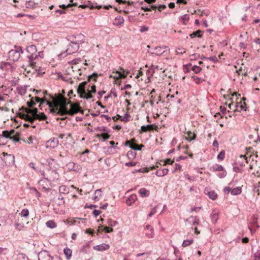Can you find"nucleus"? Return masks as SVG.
<instances>
[{"label":"nucleus","mask_w":260,"mask_h":260,"mask_svg":"<svg viewBox=\"0 0 260 260\" xmlns=\"http://www.w3.org/2000/svg\"><path fill=\"white\" fill-rule=\"evenodd\" d=\"M71 104L63 96H60L53 101V106L50 109V112L56 115L64 116L67 115V105Z\"/></svg>","instance_id":"f257e3e1"},{"label":"nucleus","mask_w":260,"mask_h":260,"mask_svg":"<svg viewBox=\"0 0 260 260\" xmlns=\"http://www.w3.org/2000/svg\"><path fill=\"white\" fill-rule=\"evenodd\" d=\"M186 139L189 141L194 140L196 138V135L190 131L187 132L186 133Z\"/></svg>","instance_id":"aec40b11"},{"label":"nucleus","mask_w":260,"mask_h":260,"mask_svg":"<svg viewBox=\"0 0 260 260\" xmlns=\"http://www.w3.org/2000/svg\"><path fill=\"white\" fill-rule=\"evenodd\" d=\"M135 139H132V143L129 145V148L134 150H141L144 146L143 145H138L135 143Z\"/></svg>","instance_id":"4468645a"},{"label":"nucleus","mask_w":260,"mask_h":260,"mask_svg":"<svg viewBox=\"0 0 260 260\" xmlns=\"http://www.w3.org/2000/svg\"><path fill=\"white\" fill-rule=\"evenodd\" d=\"M19 137V134L15 132V134L12 135V137H11L10 139L14 141L15 143L18 142L20 140Z\"/></svg>","instance_id":"cd10ccee"},{"label":"nucleus","mask_w":260,"mask_h":260,"mask_svg":"<svg viewBox=\"0 0 260 260\" xmlns=\"http://www.w3.org/2000/svg\"><path fill=\"white\" fill-rule=\"evenodd\" d=\"M77 5V3H73V4H69L67 5L62 4V5H59V7L60 8L64 9H66L67 8H71V7H72L73 6H76Z\"/></svg>","instance_id":"58836bf2"},{"label":"nucleus","mask_w":260,"mask_h":260,"mask_svg":"<svg viewBox=\"0 0 260 260\" xmlns=\"http://www.w3.org/2000/svg\"><path fill=\"white\" fill-rule=\"evenodd\" d=\"M109 247H110V246L108 244H102L100 245H98L94 246L93 247V249L97 251H104V250L108 249L109 248Z\"/></svg>","instance_id":"2eb2a0df"},{"label":"nucleus","mask_w":260,"mask_h":260,"mask_svg":"<svg viewBox=\"0 0 260 260\" xmlns=\"http://www.w3.org/2000/svg\"><path fill=\"white\" fill-rule=\"evenodd\" d=\"M137 196L136 194H132L126 200V204L131 206L137 200Z\"/></svg>","instance_id":"412c9836"},{"label":"nucleus","mask_w":260,"mask_h":260,"mask_svg":"<svg viewBox=\"0 0 260 260\" xmlns=\"http://www.w3.org/2000/svg\"><path fill=\"white\" fill-rule=\"evenodd\" d=\"M79 49V45L78 43L74 41L72 39L71 41V44L69 45L68 49L66 50V52L68 54H71L76 52Z\"/></svg>","instance_id":"20e7f679"},{"label":"nucleus","mask_w":260,"mask_h":260,"mask_svg":"<svg viewBox=\"0 0 260 260\" xmlns=\"http://www.w3.org/2000/svg\"><path fill=\"white\" fill-rule=\"evenodd\" d=\"M151 233H147L146 234V236L148 238H153L154 237V233L153 231H150Z\"/></svg>","instance_id":"680f3d73"},{"label":"nucleus","mask_w":260,"mask_h":260,"mask_svg":"<svg viewBox=\"0 0 260 260\" xmlns=\"http://www.w3.org/2000/svg\"><path fill=\"white\" fill-rule=\"evenodd\" d=\"M101 213V211L100 210H94L93 211V215L95 217H96L98 215H99L100 214V213Z\"/></svg>","instance_id":"338daca9"},{"label":"nucleus","mask_w":260,"mask_h":260,"mask_svg":"<svg viewBox=\"0 0 260 260\" xmlns=\"http://www.w3.org/2000/svg\"><path fill=\"white\" fill-rule=\"evenodd\" d=\"M36 5V3L34 2L29 1H26L25 6L26 8H34Z\"/></svg>","instance_id":"c9c22d12"},{"label":"nucleus","mask_w":260,"mask_h":260,"mask_svg":"<svg viewBox=\"0 0 260 260\" xmlns=\"http://www.w3.org/2000/svg\"><path fill=\"white\" fill-rule=\"evenodd\" d=\"M136 154H137L135 151L129 150L127 153V157H128V159L133 160L135 158Z\"/></svg>","instance_id":"7c9ffc66"},{"label":"nucleus","mask_w":260,"mask_h":260,"mask_svg":"<svg viewBox=\"0 0 260 260\" xmlns=\"http://www.w3.org/2000/svg\"><path fill=\"white\" fill-rule=\"evenodd\" d=\"M140 196L142 198L148 197L149 192L144 188H142L139 190Z\"/></svg>","instance_id":"4be33fe9"},{"label":"nucleus","mask_w":260,"mask_h":260,"mask_svg":"<svg viewBox=\"0 0 260 260\" xmlns=\"http://www.w3.org/2000/svg\"><path fill=\"white\" fill-rule=\"evenodd\" d=\"M116 74H117L118 75V76L117 77L118 78H123V79L125 78L127 75V74L123 73L120 71H117Z\"/></svg>","instance_id":"3c124183"},{"label":"nucleus","mask_w":260,"mask_h":260,"mask_svg":"<svg viewBox=\"0 0 260 260\" xmlns=\"http://www.w3.org/2000/svg\"><path fill=\"white\" fill-rule=\"evenodd\" d=\"M63 252L66 256L67 259H70L72 254V250L68 247H66L65 248H64Z\"/></svg>","instance_id":"5701e85b"},{"label":"nucleus","mask_w":260,"mask_h":260,"mask_svg":"<svg viewBox=\"0 0 260 260\" xmlns=\"http://www.w3.org/2000/svg\"><path fill=\"white\" fill-rule=\"evenodd\" d=\"M46 225L48 228L53 229L56 227L57 225L55 222L52 220H49L46 222Z\"/></svg>","instance_id":"2f4dec72"},{"label":"nucleus","mask_w":260,"mask_h":260,"mask_svg":"<svg viewBox=\"0 0 260 260\" xmlns=\"http://www.w3.org/2000/svg\"><path fill=\"white\" fill-rule=\"evenodd\" d=\"M23 53L21 47L15 46L14 48L11 50L8 53L10 59L17 61L20 58L21 54Z\"/></svg>","instance_id":"7ed1b4c3"},{"label":"nucleus","mask_w":260,"mask_h":260,"mask_svg":"<svg viewBox=\"0 0 260 260\" xmlns=\"http://www.w3.org/2000/svg\"><path fill=\"white\" fill-rule=\"evenodd\" d=\"M98 77V74L94 73L92 75H89L88 77V81H89L91 79L93 78L94 81H96V78Z\"/></svg>","instance_id":"49530a36"},{"label":"nucleus","mask_w":260,"mask_h":260,"mask_svg":"<svg viewBox=\"0 0 260 260\" xmlns=\"http://www.w3.org/2000/svg\"><path fill=\"white\" fill-rule=\"evenodd\" d=\"M27 105L29 107H32L36 105V103L34 101V98H32L30 101L27 102Z\"/></svg>","instance_id":"864d4df0"},{"label":"nucleus","mask_w":260,"mask_h":260,"mask_svg":"<svg viewBox=\"0 0 260 260\" xmlns=\"http://www.w3.org/2000/svg\"><path fill=\"white\" fill-rule=\"evenodd\" d=\"M136 162H133L132 161L125 163V165L127 167H134L136 165Z\"/></svg>","instance_id":"0e129e2a"},{"label":"nucleus","mask_w":260,"mask_h":260,"mask_svg":"<svg viewBox=\"0 0 260 260\" xmlns=\"http://www.w3.org/2000/svg\"><path fill=\"white\" fill-rule=\"evenodd\" d=\"M3 154L4 156H6V157L5 158V160L6 162H8L9 165H13L15 163V156L13 154H8L6 152H3Z\"/></svg>","instance_id":"9d476101"},{"label":"nucleus","mask_w":260,"mask_h":260,"mask_svg":"<svg viewBox=\"0 0 260 260\" xmlns=\"http://www.w3.org/2000/svg\"><path fill=\"white\" fill-rule=\"evenodd\" d=\"M205 193L212 200H215L217 197V193L214 190H209L207 189H205Z\"/></svg>","instance_id":"dca6fc26"},{"label":"nucleus","mask_w":260,"mask_h":260,"mask_svg":"<svg viewBox=\"0 0 260 260\" xmlns=\"http://www.w3.org/2000/svg\"><path fill=\"white\" fill-rule=\"evenodd\" d=\"M108 224L111 226H114L117 224V222L112 219H109L108 221Z\"/></svg>","instance_id":"5fc2aeb1"},{"label":"nucleus","mask_w":260,"mask_h":260,"mask_svg":"<svg viewBox=\"0 0 260 260\" xmlns=\"http://www.w3.org/2000/svg\"><path fill=\"white\" fill-rule=\"evenodd\" d=\"M201 32V31L200 30H198L197 31H194L192 33L190 34L189 35V36L191 38H193L194 37H198V38H202V35H198V34L200 33Z\"/></svg>","instance_id":"4c0bfd02"},{"label":"nucleus","mask_w":260,"mask_h":260,"mask_svg":"<svg viewBox=\"0 0 260 260\" xmlns=\"http://www.w3.org/2000/svg\"><path fill=\"white\" fill-rule=\"evenodd\" d=\"M81 61V59L80 58H76L72 61V62L74 64H76L79 63Z\"/></svg>","instance_id":"e2e57ef3"},{"label":"nucleus","mask_w":260,"mask_h":260,"mask_svg":"<svg viewBox=\"0 0 260 260\" xmlns=\"http://www.w3.org/2000/svg\"><path fill=\"white\" fill-rule=\"evenodd\" d=\"M59 141L57 138H52L46 142V148H54L56 147L58 144Z\"/></svg>","instance_id":"1a4fd4ad"},{"label":"nucleus","mask_w":260,"mask_h":260,"mask_svg":"<svg viewBox=\"0 0 260 260\" xmlns=\"http://www.w3.org/2000/svg\"><path fill=\"white\" fill-rule=\"evenodd\" d=\"M26 51L29 54L27 57L28 59V62L30 66L32 69H35L36 71H39L40 68L39 67V69H37L36 68V62L34 61L38 57V55L37 53V49L36 46L31 45L28 46L26 48Z\"/></svg>","instance_id":"f03ea898"},{"label":"nucleus","mask_w":260,"mask_h":260,"mask_svg":"<svg viewBox=\"0 0 260 260\" xmlns=\"http://www.w3.org/2000/svg\"><path fill=\"white\" fill-rule=\"evenodd\" d=\"M59 190L60 193L66 194L69 192V188L65 185H61L60 186Z\"/></svg>","instance_id":"c756f323"},{"label":"nucleus","mask_w":260,"mask_h":260,"mask_svg":"<svg viewBox=\"0 0 260 260\" xmlns=\"http://www.w3.org/2000/svg\"><path fill=\"white\" fill-rule=\"evenodd\" d=\"M101 227L103 228V231H105L106 233H109L113 231V229L112 228L103 225H101Z\"/></svg>","instance_id":"c03bdc74"},{"label":"nucleus","mask_w":260,"mask_h":260,"mask_svg":"<svg viewBox=\"0 0 260 260\" xmlns=\"http://www.w3.org/2000/svg\"><path fill=\"white\" fill-rule=\"evenodd\" d=\"M257 218L255 217H253L252 218V220L251 221V227L255 226L256 229H258L259 228V226L257 224Z\"/></svg>","instance_id":"e433bc0d"},{"label":"nucleus","mask_w":260,"mask_h":260,"mask_svg":"<svg viewBox=\"0 0 260 260\" xmlns=\"http://www.w3.org/2000/svg\"><path fill=\"white\" fill-rule=\"evenodd\" d=\"M40 104L46 103V104L49 106L50 109L52 108L53 106V102H48L47 101L46 98H41Z\"/></svg>","instance_id":"a878e982"},{"label":"nucleus","mask_w":260,"mask_h":260,"mask_svg":"<svg viewBox=\"0 0 260 260\" xmlns=\"http://www.w3.org/2000/svg\"><path fill=\"white\" fill-rule=\"evenodd\" d=\"M87 83V81H84L79 84L77 88V93L80 95V96L81 95V94H84V93H86L85 86Z\"/></svg>","instance_id":"f8f14e48"},{"label":"nucleus","mask_w":260,"mask_h":260,"mask_svg":"<svg viewBox=\"0 0 260 260\" xmlns=\"http://www.w3.org/2000/svg\"><path fill=\"white\" fill-rule=\"evenodd\" d=\"M130 114L128 113V112H126L123 118H121L120 120L121 121H124V122H127L129 120L128 119V117H130Z\"/></svg>","instance_id":"8fccbe9b"},{"label":"nucleus","mask_w":260,"mask_h":260,"mask_svg":"<svg viewBox=\"0 0 260 260\" xmlns=\"http://www.w3.org/2000/svg\"><path fill=\"white\" fill-rule=\"evenodd\" d=\"M223 170V168L221 165L216 164L210 168V170L213 172L221 171Z\"/></svg>","instance_id":"393cba45"},{"label":"nucleus","mask_w":260,"mask_h":260,"mask_svg":"<svg viewBox=\"0 0 260 260\" xmlns=\"http://www.w3.org/2000/svg\"><path fill=\"white\" fill-rule=\"evenodd\" d=\"M26 112L29 114H31V116L35 117L38 114V110L37 108H34L32 109H26Z\"/></svg>","instance_id":"b1692460"},{"label":"nucleus","mask_w":260,"mask_h":260,"mask_svg":"<svg viewBox=\"0 0 260 260\" xmlns=\"http://www.w3.org/2000/svg\"><path fill=\"white\" fill-rule=\"evenodd\" d=\"M156 207L157 206H155L154 208H153L150 213L148 214V217H150L152 216L156 212Z\"/></svg>","instance_id":"13d9d810"},{"label":"nucleus","mask_w":260,"mask_h":260,"mask_svg":"<svg viewBox=\"0 0 260 260\" xmlns=\"http://www.w3.org/2000/svg\"><path fill=\"white\" fill-rule=\"evenodd\" d=\"M15 134V131L14 129H12L10 131H3V135H0V137H4L6 138H9L10 139L12 135Z\"/></svg>","instance_id":"f3484780"},{"label":"nucleus","mask_w":260,"mask_h":260,"mask_svg":"<svg viewBox=\"0 0 260 260\" xmlns=\"http://www.w3.org/2000/svg\"><path fill=\"white\" fill-rule=\"evenodd\" d=\"M91 93H91L90 91H89L88 93L86 92V93H84V94H81V95H80V98L86 99L87 100L90 99L93 97Z\"/></svg>","instance_id":"f704fd0d"},{"label":"nucleus","mask_w":260,"mask_h":260,"mask_svg":"<svg viewBox=\"0 0 260 260\" xmlns=\"http://www.w3.org/2000/svg\"><path fill=\"white\" fill-rule=\"evenodd\" d=\"M149 172V169L148 168H144L143 169H140L138 170H136L134 171L133 173H137V172H140V173H147Z\"/></svg>","instance_id":"37998d69"},{"label":"nucleus","mask_w":260,"mask_h":260,"mask_svg":"<svg viewBox=\"0 0 260 260\" xmlns=\"http://www.w3.org/2000/svg\"><path fill=\"white\" fill-rule=\"evenodd\" d=\"M35 120L36 119H39L40 120H45L47 119L46 115L44 113H41L37 115V116L34 117Z\"/></svg>","instance_id":"c85d7f7f"},{"label":"nucleus","mask_w":260,"mask_h":260,"mask_svg":"<svg viewBox=\"0 0 260 260\" xmlns=\"http://www.w3.org/2000/svg\"><path fill=\"white\" fill-rule=\"evenodd\" d=\"M200 57L199 54L195 53L190 55V59L191 60H195Z\"/></svg>","instance_id":"09e8293b"},{"label":"nucleus","mask_w":260,"mask_h":260,"mask_svg":"<svg viewBox=\"0 0 260 260\" xmlns=\"http://www.w3.org/2000/svg\"><path fill=\"white\" fill-rule=\"evenodd\" d=\"M169 170L168 169H164L157 171L155 174L157 176L162 177L167 175L168 173Z\"/></svg>","instance_id":"6ab92c4d"},{"label":"nucleus","mask_w":260,"mask_h":260,"mask_svg":"<svg viewBox=\"0 0 260 260\" xmlns=\"http://www.w3.org/2000/svg\"><path fill=\"white\" fill-rule=\"evenodd\" d=\"M231 188L229 186H226L224 188L223 191L225 193H229L230 191L231 192Z\"/></svg>","instance_id":"69168bd1"},{"label":"nucleus","mask_w":260,"mask_h":260,"mask_svg":"<svg viewBox=\"0 0 260 260\" xmlns=\"http://www.w3.org/2000/svg\"><path fill=\"white\" fill-rule=\"evenodd\" d=\"M117 19L118 20L117 25H120L124 22V19L123 17L119 16L118 18H116V20Z\"/></svg>","instance_id":"bf43d9fd"},{"label":"nucleus","mask_w":260,"mask_h":260,"mask_svg":"<svg viewBox=\"0 0 260 260\" xmlns=\"http://www.w3.org/2000/svg\"><path fill=\"white\" fill-rule=\"evenodd\" d=\"M168 48L166 46L156 47L153 49V51L151 52V53L160 56L166 51L165 49H167Z\"/></svg>","instance_id":"0eeeda50"},{"label":"nucleus","mask_w":260,"mask_h":260,"mask_svg":"<svg viewBox=\"0 0 260 260\" xmlns=\"http://www.w3.org/2000/svg\"><path fill=\"white\" fill-rule=\"evenodd\" d=\"M29 214V212L27 209H23L21 212V215L22 217H27Z\"/></svg>","instance_id":"6e6d98bb"},{"label":"nucleus","mask_w":260,"mask_h":260,"mask_svg":"<svg viewBox=\"0 0 260 260\" xmlns=\"http://www.w3.org/2000/svg\"><path fill=\"white\" fill-rule=\"evenodd\" d=\"M96 129L98 131H100V132H107V133H109L110 132V131H109L107 128L105 126H99V127H97Z\"/></svg>","instance_id":"a19ab883"},{"label":"nucleus","mask_w":260,"mask_h":260,"mask_svg":"<svg viewBox=\"0 0 260 260\" xmlns=\"http://www.w3.org/2000/svg\"><path fill=\"white\" fill-rule=\"evenodd\" d=\"M211 218L212 221V222L215 223L218 218V212H213L211 214Z\"/></svg>","instance_id":"bb28decb"},{"label":"nucleus","mask_w":260,"mask_h":260,"mask_svg":"<svg viewBox=\"0 0 260 260\" xmlns=\"http://www.w3.org/2000/svg\"><path fill=\"white\" fill-rule=\"evenodd\" d=\"M254 257L257 258L258 260L260 259V250L254 254Z\"/></svg>","instance_id":"774afa93"},{"label":"nucleus","mask_w":260,"mask_h":260,"mask_svg":"<svg viewBox=\"0 0 260 260\" xmlns=\"http://www.w3.org/2000/svg\"><path fill=\"white\" fill-rule=\"evenodd\" d=\"M193 243V240H185L183 241L182 243V246L183 247H186L190 245L191 244Z\"/></svg>","instance_id":"ea45409f"},{"label":"nucleus","mask_w":260,"mask_h":260,"mask_svg":"<svg viewBox=\"0 0 260 260\" xmlns=\"http://www.w3.org/2000/svg\"><path fill=\"white\" fill-rule=\"evenodd\" d=\"M225 156V152L224 150L221 151L217 155V158L220 160H223Z\"/></svg>","instance_id":"de8ad7c7"},{"label":"nucleus","mask_w":260,"mask_h":260,"mask_svg":"<svg viewBox=\"0 0 260 260\" xmlns=\"http://www.w3.org/2000/svg\"><path fill=\"white\" fill-rule=\"evenodd\" d=\"M241 187H237L236 188H235L231 190V194L232 195L236 196L238 194H239L241 192Z\"/></svg>","instance_id":"473e14b6"},{"label":"nucleus","mask_w":260,"mask_h":260,"mask_svg":"<svg viewBox=\"0 0 260 260\" xmlns=\"http://www.w3.org/2000/svg\"><path fill=\"white\" fill-rule=\"evenodd\" d=\"M154 124H147L146 125H142L141 127L142 132H147L148 131H152L153 129Z\"/></svg>","instance_id":"a211bd4d"},{"label":"nucleus","mask_w":260,"mask_h":260,"mask_svg":"<svg viewBox=\"0 0 260 260\" xmlns=\"http://www.w3.org/2000/svg\"><path fill=\"white\" fill-rule=\"evenodd\" d=\"M245 100H246V98H242V100H243V102L241 101V105L239 106V108H240V110H244V111H246V108H245L246 103L244 102V101Z\"/></svg>","instance_id":"79ce46f5"},{"label":"nucleus","mask_w":260,"mask_h":260,"mask_svg":"<svg viewBox=\"0 0 260 260\" xmlns=\"http://www.w3.org/2000/svg\"><path fill=\"white\" fill-rule=\"evenodd\" d=\"M58 200L60 201V202L58 203L59 205H63L64 204L65 201L64 200L63 197H62V196L61 194H60L58 196Z\"/></svg>","instance_id":"603ef678"},{"label":"nucleus","mask_w":260,"mask_h":260,"mask_svg":"<svg viewBox=\"0 0 260 260\" xmlns=\"http://www.w3.org/2000/svg\"><path fill=\"white\" fill-rule=\"evenodd\" d=\"M52 257L47 250L42 251L38 254L39 260H52Z\"/></svg>","instance_id":"423d86ee"},{"label":"nucleus","mask_w":260,"mask_h":260,"mask_svg":"<svg viewBox=\"0 0 260 260\" xmlns=\"http://www.w3.org/2000/svg\"><path fill=\"white\" fill-rule=\"evenodd\" d=\"M192 78L197 84L200 83L201 82L203 81V80L201 78H199L197 76H192Z\"/></svg>","instance_id":"4d7b16f0"},{"label":"nucleus","mask_w":260,"mask_h":260,"mask_svg":"<svg viewBox=\"0 0 260 260\" xmlns=\"http://www.w3.org/2000/svg\"><path fill=\"white\" fill-rule=\"evenodd\" d=\"M29 113L26 114H22L20 116V117L25 120L26 121H28L30 122L31 124L33 123L35 121L34 117L31 116L28 114Z\"/></svg>","instance_id":"ddd939ff"},{"label":"nucleus","mask_w":260,"mask_h":260,"mask_svg":"<svg viewBox=\"0 0 260 260\" xmlns=\"http://www.w3.org/2000/svg\"><path fill=\"white\" fill-rule=\"evenodd\" d=\"M192 70L195 73H199L201 72L202 70L201 68H200L199 66H193L192 67Z\"/></svg>","instance_id":"a18cd8bd"},{"label":"nucleus","mask_w":260,"mask_h":260,"mask_svg":"<svg viewBox=\"0 0 260 260\" xmlns=\"http://www.w3.org/2000/svg\"><path fill=\"white\" fill-rule=\"evenodd\" d=\"M67 167L69 170L75 172H78L81 169V167L80 165L72 161L69 162L67 165Z\"/></svg>","instance_id":"9b49d317"},{"label":"nucleus","mask_w":260,"mask_h":260,"mask_svg":"<svg viewBox=\"0 0 260 260\" xmlns=\"http://www.w3.org/2000/svg\"><path fill=\"white\" fill-rule=\"evenodd\" d=\"M174 162V160H172L171 158H167L165 161V164H164V166L166 165L167 164H173Z\"/></svg>","instance_id":"052dcab7"},{"label":"nucleus","mask_w":260,"mask_h":260,"mask_svg":"<svg viewBox=\"0 0 260 260\" xmlns=\"http://www.w3.org/2000/svg\"><path fill=\"white\" fill-rule=\"evenodd\" d=\"M68 40L71 41L72 39L74 40V41L78 43L79 44V42L83 43L84 42L85 39V36L81 34H78L75 35H73L72 36H69Z\"/></svg>","instance_id":"6e6552de"},{"label":"nucleus","mask_w":260,"mask_h":260,"mask_svg":"<svg viewBox=\"0 0 260 260\" xmlns=\"http://www.w3.org/2000/svg\"><path fill=\"white\" fill-rule=\"evenodd\" d=\"M70 104L71 105V108L70 110L67 109L68 112L67 113V115L72 116L79 112L83 113V111L81 110V107L79 104H72L71 103Z\"/></svg>","instance_id":"39448f33"},{"label":"nucleus","mask_w":260,"mask_h":260,"mask_svg":"<svg viewBox=\"0 0 260 260\" xmlns=\"http://www.w3.org/2000/svg\"><path fill=\"white\" fill-rule=\"evenodd\" d=\"M109 133H103L101 135H97V137H102L103 139V141H105L106 140L110 139V135L108 134Z\"/></svg>","instance_id":"72a5a7b5"}]
</instances>
